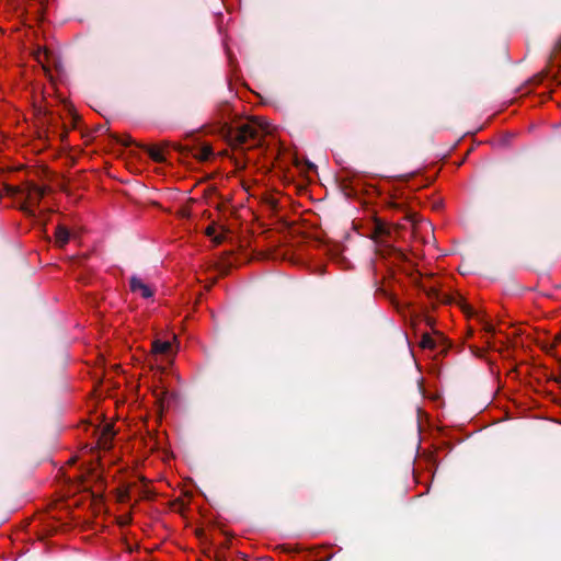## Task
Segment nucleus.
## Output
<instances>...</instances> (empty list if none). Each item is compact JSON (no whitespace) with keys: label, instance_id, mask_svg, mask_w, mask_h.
Segmentation results:
<instances>
[{"label":"nucleus","instance_id":"22","mask_svg":"<svg viewBox=\"0 0 561 561\" xmlns=\"http://www.w3.org/2000/svg\"><path fill=\"white\" fill-rule=\"evenodd\" d=\"M282 549H283L284 551H286V552H289V551H291V550H290V548H288V547H285V546H283V547H282Z\"/></svg>","mask_w":561,"mask_h":561},{"label":"nucleus","instance_id":"8","mask_svg":"<svg viewBox=\"0 0 561 561\" xmlns=\"http://www.w3.org/2000/svg\"><path fill=\"white\" fill-rule=\"evenodd\" d=\"M421 289L426 294V296L431 299V300H435V301H439V302H444V304H451L453 302V298L445 295V294H442L439 293L436 288L434 287H426L424 285H421L420 286Z\"/></svg>","mask_w":561,"mask_h":561},{"label":"nucleus","instance_id":"13","mask_svg":"<svg viewBox=\"0 0 561 561\" xmlns=\"http://www.w3.org/2000/svg\"><path fill=\"white\" fill-rule=\"evenodd\" d=\"M420 346L422 348L434 350L436 347V343H435L434 339L428 333H424L421 337Z\"/></svg>","mask_w":561,"mask_h":561},{"label":"nucleus","instance_id":"19","mask_svg":"<svg viewBox=\"0 0 561 561\" xmlns=\"http://www.w3.org/2000/svg\"><path fill=\"white\" fill-rule=\"evenodd\" d=\"M214 232H215V228H214V227H211V226H209V227L206 229V233H207L208 236H211Z\"/></svg>","mask_w":561,"mask_h":561},{"label":"nucleus","instance_id":"23","mask_svg":"<svg viewBox=\"0 0 561 561\" xmlns=\"http://www.w3.org/2000/svg\"><path fill=\"white\" fill-rule=\"evenodd\" d=\"M60 137H61V140H64L67 137V131H64Z\"/></svg>","mask_w":561,"mask_h":561},{"label":"nucleus","instance_id":"12","mask_svg":"<svg viewBox=\"0 0 561 561\" xmlns=\"http://www.w3.org/2000/svg\"><path fill=\"white\" fill-rule=\"evenodd\" d=\"M110 137L115 140L117 144L124 146V147H129L131 145H135L137 147H141L140 145H138L129 135H125V136H119L117 134H110Z\"/></svg>","mask_w":561,"mask_h":561},{"label":"nucleus","instance_id":"5","mask_svg":"<svg viewBox=\"0 0 561 561\" xmlns=\"http://www.w3.org/2000/svg\"><path fill=\"white\" fill-rule=\"evenodd\" d=\"M34 112L41 125L53 127L56 124L53 112L49 111L46 106L35 104Z\"/></svg>","mask_w":561,"mask_h":561},{"label":"nucleus","instance_id":"6","mask_svg":"<svg viewBox=\"0 0 561 561\" xmlns=\"http://www.w3.org/2000/svg\"><path fill=\"white\" fill-rule=\"evenodd\" d=\"M94 433L99 434L98 444L101 448L107 449L111 447V442L114 437L113 426L111 424L104 425L101 431L95 427Z\"/></svg>","mask_w":561,"mask_h":561},{"label":"nucleus","instance_id":"9","mask_svg":"<svg viewBox=\"0 0 561 561\" xmlns=\"http://www.w3.org/2000/svg\"><path fill=\"white\" fill-rule=\"evenodd\" d=\"M70 240V232L65 226H57L55 231V241L59 248H64Z\"/></svg>","mask_w":561,"mask_h":561},{"label":"nucleus","instance_id":"17","mask_svg":"<svg viewBox=\"0 0 561 561\" xmlns=\"http://www.w3.org/2000/svg\"><path fill=\"white\" fill-rule=\"evenodd\" d=\"M459 306L461 307V309L465 311V312H471V307L469 305H467L466 302H463L462 300L458 302Z\"/></svg>","mask_w":561,"mask_h":561},{"label":"nucleus","instance_id":"20","mask_svg":"<svg viewBox=\"0 0 561 561\" xmlns=\"http://www.w3.org/2000/svg\"><path fill=\"white\" fill-rule=\"evenodd\" d=\"M333 558V554H329L325 558L318 560V561H330Z\"/></svg>","mask_w":561,"mask_h":561},{"label":"nucleus","instance_id":"1","mask_svg":"<svg viewBox=\"0 0 561 561\" xmlns=\"http://www.w3.org/2000/svg\"><path fill=\"white\" fill-rule=\"evenodd\" d=\"M219 133L233 147H242L250 141L257 144L262 139L261 128L253 123H243L237 126L222 123Z\"/></svg>","mask_w":561,"mask_h":561},{"label":"nucleus","instance_id":"18","mask_svg":"<svg viewBox=\"0 0 561 561\" xmlns=\"http://www.w3.org/2000/svg\"><path fill=\"white\" fill-rule=\"evenodd\" d=\"M96 131H99V133H108V128L106 126L100 125V126L96 127Z\"/></svg>","mask_w":561,"mask_h":561},{"label":"nucleus","instance_id":"15","mask_svg":"<svg viewBox=\"0 0 561 561\" xmlns=\"http://www.w3.org/2000/svg\"><path fill=\"white\" fill-rule=\"evenodd\" d=\"M128 499H129V491L128 490L122 491L119 494V501L125 502Z\"/></svg>","mask_w":561,"mask_h":561},{"label":"nucleus","instance_id":"24","mask_svg":"<svg viewBox=\"0 0 561 561\" xmlns=\"http://www.w3.org/2000/svg\"><path fill=\"white\" fill-rule=\"evenodd\" d=\"M162 146H163V147H169V146H170V144H169V142H163V145H162Z\"/></svg>","mask_w":561,"mask_h":561},{"label":"nucleus","instance_id":"10","mask_svg":"<svg viewBox=\"0 0 561 561\" xmlns=\"http://www.w3.org/2000/svg\"><path fill=\"white\" fill-rule=\"evenodd\" d=\"M172 350V344L169 341L154 340L152 342V353L160 355H169Z\"/></svg>","mask_w":561,"mask_h":561},{"label":"nucleus","instance_id":"3","mask_svg":"<svg viewBox=\"0 0 561 561\" xmlns=\"http://www.w3.org/2000/svg\"><path fill=\"white\" fill-rule=\"evenodd\" d=\"M392 228L386 225L382 221H376L374 231H373V239L382 244L385 248V253L389 256L394 257L397 261H404L407 259L405 254L400 250L391 244H388V239L391 238Z\"/></svg>","mask_w":561,"mask_h":561},{"label":"nucleus","instance_id":"16","mask_svg":"<svg viewBox=\"0 0 561 561\" xmlns=\"http://www.w3.org/2000/svg\"><path fill=\"white\" fill-rule=\"evenodd\" d=\"M389 206L393 209H402L403 208V204L396 202V201L390 202Z\"/></svg>","mask_w":561,"mask_h":561},{"label":"nucleus","instance_id":"7","mask_svg":"<svg viewBox=\"0 0 561 561\" xmlns=\"http://www.w3.org/2000/svg\"><path fill=\"white\" fill-rule=\"evenodd\" d=\"M129 287L133 293L139 291L142 298L148 299L153 296V290L136 275L130 277Z\"/></svg>","mask_w":561,"mask_h":561},{"label":"nucleus","instance_id":"21","mask_svg":"<svg viewBox=\"0 0 561 561\" xmlns=\"http://www.w3.org/2000/svg\"><path fill=\"white\" fill-rule=\"evenodd\" d=\"M271 206H272V208H273V209H276V207H277V202H276L275 199H272V201H271Z\"/></svg>","mask_w":561,"mask_h":561},{"label":"nucleus","instance_id":"11","mask_svg":"<svg viewBox=\"0 0 561 561\" xmlns=\"http://www.w3.org/2000/svg\"><path fill=\"white\" fill-rule=\"evenodd\" d=\"M140 148H144L149 157L154 161V162H158V163H162L165 161V158L163 156V152H162V148H159V147H147V146H141Z\"/></svg>","mask_w":561,"mask_h":561},{"label":"nucleus","instance_id":"14","mask_svg":"<svg viewBox=\"0 0 561 561\" xmlns=\"http://www.w3.org/2000/svg\"><path fill=\"white\" fill-rule=\"evenodd\" d=\"M483 330H484L486 333H490V334H493V333L495 332L494 327H493L491 323H489V322H485V323L483 324Z\"/></svg>","mask_w":561,"mask_h":561},{"label":"nucleus","instance_id":"4","mask_svg":"<svg viewBox=\"0 0 561 561\" xmlns=\"http://www.w3.org/2000/svg\"><path fill=\"white\" fill-rule=\"evenodd\" d=\"M172 147L178 150L181 154H191L192 157L206 161L213 156V149L209 146H203L199 148H191L188 146H182L180 144H174Z\"/></svg>","mask_w":561,"mask_h":561},{"label":"nucleus","instance_id":"2","mask_svg":"<svg viewBox=\"0 0 561 561\" xmlns=\"http://www.w3.org/2000/svg\"><path fill=\"white\" fill-rule=\"evenodd\" d=\"M8 193L16 194L23 193L25 195V202L20 206V209L28 217L35 219L37 217L32 206H37L42 198L45 196L47 188L41 187L34 183H28L25 191H21L18 187L9 186Z\"/></svg>","mask_w":561,"mask_h":561}]
</instances>
